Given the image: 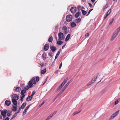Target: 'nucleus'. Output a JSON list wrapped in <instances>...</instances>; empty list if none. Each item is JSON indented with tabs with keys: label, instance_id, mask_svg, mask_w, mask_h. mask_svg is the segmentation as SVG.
I'll list each match as a JSON object with an SVG mask.
<instances>
[{
	"label": "nucleus",
	"instance_id": "25",
	"mask_svg": "<svg viewBox=\"0 0 120 120\" xmlns=\"http://www.w3.org/2000/svg\"><path fill=\"white\" fill-rule=\"evenodd\" d=\"M53 40L52 37L51 36L48 39V41L49 42H52Z\"/></svg>",
	"mask_w": 120,
	"mask_h": 120
},
{
	"label": "nucleus",
	"instance_id": "2",
	"mask_svg": "<svg viewBox=\"0 0 120 120\" xmlns=\"http://www.w3.org/2000/svg\"><path fill=\"white\" fill-rule=\"evenodd\" d=\"M119 110H118L115 113L112 114L110 116L109 119L110 120H112L119 113Z\"/></svg>",
	"mask_w": 120,
	"mask_h": 120
},
{
	"label": "nucleus",
	"instance_id": "5",
	"mask_svg": "<svg viewBox=\"0 0 120 120\" xmlns=\"http://www.w3.org/2000/svg\"><path fill=\"white\" fill-rule=\"evenodd\" d=\"M72 16L71 15H68L66 17V20L67 21L70 22L72 20Z\"/></svg>",
	"mask_w": 120,
	"mask_h": 120
},
{
	"label": "nucleus",
	"instance_id": "57",
	"mask_svg": "<svg viewBox=\"0 0 120 120\" xmlns=\"http://www.w3.org/2000/svg\"><path fill=\"white\" fill-rule=\"evenodd\" d=\"M10 119L8 117H7L5 119H4V120H9Z\"/></svg>",
	"mask_w": 120,
	"mask_h": 120
},
{
	"label": "nucleus",
	"instance_id": "15",
	"mask_svg": "<svg viewBox=\"0 0 120 120\" xmlns=\"http://www.w3.org/2000/svg\"><path fill=\"white\" fill-rule=\"evenodd\" d=\"M64 85L63 83H62L57 88L56 90V92L58 91L59 90H60L64 86Z\"/></svg>",
	"mask_w": 120,
	"mask_h": 120
},
{
	"label": "nucleus",
	"instance_id": "54",
	"mask_svg": "<svg viewBox=\"0 0 120 120\" xmlns=\"http://www.w3.org/2000/svg\"><path fill=\"white\" fill-rule=\"evenodd\" d=\"M51 118L49 116L45 120H49Z\"/></svg>",
	"mask_w": 120,
	"mask_h": 120
},
{
	"label": "nucleus",
	"instance_id": "63",
	"mask_svg": "<svg viewBox=\"0 0 120 120\" xmlns=\"http://www.w3.org/2000/svg\"><path fill=\"white\" fill-rule=\"evenodd\" d=\"M55 39L56 40V41H57V37L56 36H55Z\"/></svg>",
	"mask_w": 120,
	"mask_h": 120
},
{
	"label": "nucleus",
	"instance_id": "37",
	"mask_svg": "<svg viewBox=\"0 0 120 120\" xmlns=\"http://www.w3.org/2000/svg\"><path fill=\"white\" fill-rule=\"evenodd\" d=\"M25 95H22L21 96V99H20V101H22L23 100V98H24L25 97Z\"/></svg>",
	"mask_w": 120,
	"mask_h": 120
},
{
	"label": "nucleus",
	"instance_id": "4",
	"mask_svg": "<svg viewBox=\"0 0 120 120\" xmlns=\"http://www.w3.org/2000/svg\"><path fill=\"white\" fill-rule=\"evenodd\" d=\"M35 92L33 91L32 92V93L31 95L30 96H28L26 99V100L27 101H30L33 98L32 96L34 95V94H35Z\"/></svg>",
	"mask_w": 120,
	"mask_h": 120
},
{
	"label": "nucleus",
	"instance_id": "17",
	"mask_svg": "<svg viewBox=\"0 0 120 120\" xmlns=\"http://www.w3.org/2000/svg\"><path fill=\"white\" fill-rule=\"evenodd\" d=\"M98 75H96L94 78L92 79L91 81V82H93V83L94 82H95L96 80L97 79Z\"/></svg>",
	"mask_w": 120,
	"mask_h": 120
},
{
	"label": "nucleus",
	"instance_id": "40",
	"mask_svg": "<svg viewBox=\"0 0 120 120\" xmlns=\"http://www.w3.org/2000/svg\"><path fill=\"white\" fill-rule=\"evenodd\" d=\"M63 92V91H62V90H61L59 92V93L57 95H58V96H59L60 95L62 94Z\"/></svg>",
	"mask_w": 120,
	"mask_h": 120
},
{
	"label": "nucleus",
	"instance_id": "58",
	"mask_svg": "<svg viewBox=\"0 0 120 120\" xmlns=\"http://www.w3.org/2000/svg\"><path fill=\"white\" fill-rule=\"evenodd\" d=\"M11 115V113L10 112H8L7 113V116H10Z\"/></svg>",
	"mask_w": 120,
	"mask_h": 120
},
{
	"label": "nucleus",
	"instance_id": "48",
	"mask_svg": "<svg viewBox=\"0 0 120 120\" xmlns=\"http://www.w3.org/2000/svg\"><path fill=\"white\" fill-rule=\"evenodd\" d=\"M31 105H28L27 107H26L25 109L27 110L30 107V106Z\"/></svg>",
	"mask_w": 120,
	"mask_h": 120
},
{
	"label": "nucleus",
	"instance_id": "1",
	"mask_svg": "<svg viewBox=\"0 0 120 120\" xmlns=\"http://www.w3.org/2000/svg\"><path fill=\"white\" fill-rule=\"evenodd\" d=\"M58 40H63L65 36L63 33L60 32L58 34Z\"/></svg>",
	"mask_w": 120,
	"mask_h": 120
},
{
	"label": "nucleus",
	"instance_id": "59",
	"mask_svg": "<svg viewBox=\"0 0 120 120\" xmlns=\"http://www.w3.org/2000/svg\"><path fill=\"white\" fill-rule=\"evenodd\" d=\"M108 5L107 4L106 5L104 6V8L105 9L108 7Z\"/></svg>",
	"mask_w": 120,
	"mask_h": 120
},
{
	"label": "nucleus",
	"instance_id": "29",
	"mask_svg": "<svg viewBox=\"0 0 120 120\" xmlns=\"http://www.w3.org/2000/svg\"><path fill=\"white\" fill-rule=\"evenodd\" d=\"M80 15V13L79 12H77L75 14V17L76 18H78L79 16Z\"/></svg>",
	"mask_w": 120,
	"mask_h": 120
},
{
	"label": "nucleus",
	"instance_id": "34",
	"mask_svg": "<svg viewBox=\"0 0 120 120\" xmlns=\"http://www.w3.org/2000/svg\"><path fill=\"white\" fill-rule=\"evenodd\" d=\"M80 112H81V111H80L79 112L76 111L73 113V116H74L75 114H78V113H79Z\"/></svg>",
	"mask_w": 120,
	"mask_h": 120
},
{
	"label": "nucleus",
	"instance_id": "9",
	"mask_svg": "<svg viewBox=\"0 0 120 120\" xmlns=\"http://www.w3.org/2000/svg\"><path fill=\"white\" fill-rule=\"evenodd\" d=\"M49 48V45L46 44L45 45L44 47V49L45 51H46Z\"/></svg>",
	"mask_w": 120,
	"mask_h": 120
},
{
	"label": "nucleus",
	"instance_id": "42",
	"mask_svg": "<svg viewBox=\"0 0 120 120\" xmlns=\"http://www.w3.org/2000/svg\"><path fill=\"white\" fill-rule=\"evenodd\" d=\"M120 30V27L118 28L115 31L117 32V33H118Z\"/></svg>",
	"mask_w": 120,
	"mask_h": 120
},
{
	"label": "nucleus",
	"instance_id": "55",
	"mask_svg": "<svg viewBox=\"0 0 120 120\" xmlns=\"http://www.w3.org/2000/svg\"><path fill=\"white\" fill-rule=\"evenodd\" d=\"M113 23V22H112V21H111L109 22V25H108V27H109V26H110Z\"/></svg>",
	"mask_w": 120,
	"mask_h": 120
},
{
	"label": "nucleus",
	"instance_id": "23",
	"mask_svg": "<svg viewBox=\"0 0 120 120\" xmlns=\"http://www.w3.org/2000/svg\"><path fill=\"white\" fill-rule=\"evenodd\" d=\"M21 90V88L19 87H17L15 89V91L16 92H18Z\"/></svg>",
	"mask_w": 120,
	"mask_h": 120
},
{
	"label": "nucleus",
	"instance_id": "52",
	"mask_svg": "<svg viewBox=\"0 0 120 120\" xmlns=\"http://www.w3.org/2000/svg\"><path fill=\"white\" fill-rule=\"evenodd\" d=\"M45 102L44 101L41 104L39 105V107H40L42 105H43L44 103Z\"/></svg>",
	"mask_w": 120,
	"mask_h": 120
},
{
	"label": "nucleus",
	"instance_id": "64",
	"mask_svg": "<svg viewBox=\"0 0 120 120\" xmlns=\"http://www.w3.org/2000/svg\"><path fill=\"white\" fill-rule=\"evenodd\" d=\"M58 71H55V74H57L58 73Z\"/></svg>",
	"mask_w": 120,
	"mask_h": 120
},
{
	"label": "nucleus",
	"instance_id": "35",
	"mask_svg": "<svg viewBox=\"0 0 120 120\" xmlns=\"http://www.w3.org/2000/svg\"><path fill=\"white\" fill-rule=\"evenodd\" d=\"M59 84L58 83H56L55 85L54 86L52 87V88H53L54 89Z\"/></svg>",
	"mask_w": 120,
	"mask_h": 120
},
{
	"label": "nucleus",
	"instance_id": "47",
	"mask_svg": "<svg viewBox=\"0 0 120 120\" xmlns=\"http://www.w3.org/2000/svg\"><path fill=\"white\" fill-rule=\"evenodd\" d=\"M93 83V82H91V81L90 82L88 83L87 84V86H89L91 84H92Z\"/></svg>",
	"mask_w": 120,
	"mask_h": 120
},
{
	"label": "nucleus",
	"instance_id": "8",
	"mask_svg": "<svg viewBox=\"0 0 120 120\" xmlns=\"http://www.w3.org/2000/svg\"><path fill=\"white\" fill-rule=\"evenodd\" d=\"M12 101L13 104L15 106H17V100H16L12 98Z\"/></svg>",
	"mask_w": 120,
	"mask_h": 120
},
{
	"label": "nucleus",
	"instance_id": "38",
	"mask_svg": "<svg viewBox=\"0 0 120 120\" xmlns=\"http://www.w3.org/2000/svg\"><path fill=\"white\" fill-rule=\"evenodd\" d=\"M68 78H67L66 79H64V81L62 82V83L64 85L66 82V81L68 80Z\"/></svg>",
	"mask_w": 120,
	"mask_h": 120
},
{
	"label": "nucleus",
	"instance_id": "24",
	"mask_svg": "<svg viewBox=\"0 0 120 120\" xmlns=\"http://www.w3.org/2000/svg\"><path fill=\"white\" fill-rule=\"evenodd\" d=\"M46 71V68H45L44 69L42 70L41 71V74H44Z\"/></svg>",
	"mask_w": 120,
	"mask_h": 120
},
{
	"label": "nucleus",
	"instance_id": "41",
	"mask_svg": "<svg viewBox=\"0 0 120 120\" xmlns=\"http://www.w3.org/2000/svg\"><path fill=\"white\" fill-rule=\"evenodd\" d=\"M93 10V9H91L90 10H89V11L88 12V14L86 15V16H88L89 15V14H90V12L91 11H92V10Z\"/></svg>",
	"mask_w": 120,
	"mask_h": 120
},
{
	"label": "nucleus",
	"instance_id": "13",
	"mask_svg": "<svg viewBox=\"0 0 120 120\" xmlns=\"http://www.w3.org/2000/svg\"><path fill=\"white\" fill-rule=\"evenodd\" d=\"M13 95V99H14L17 100L19 99V96L17 94H14Z\"/></svg>",
	"mask_w": 120,
	"mask_h": 120
},
{
	"label": "nucleus",
	"instance_id": "32",
	"mask_svg": "<svg viewBox=\"0 0 120 120\" xmlns=\"http://www.w3.org/2000/svg\"><path fill=\"white\" fill-rule=\"evenodd\" d=\"M81 11L82 12V14L83 15H85L86 13L87 12L83 10H81Z\"/></svg>",
	"mask_w": 120,
	"mask_h": 120
},
{
	"label": "nucleus",
	"instance_id": "19",
	"mask_svg": "<svg viewBox=\"0 0 120 120\" xmlns=\"http://www.w3.org/2000/svg\"><path fill=\"white\" fill-rule=\"evenodd\" d=\"M42 57L43 59V60H45L46 59V53L45 52L43 53L42 55Z\"/></svg>",
	"mask_w": 120,
	"mask_h": 120
},
{
	"label": "nucleus",
	"instance_id": "45",
	"mask_svg": "<svg viewBox=\"0 0 120 120\" xmlns=\"http://www.w3.org/2000/svg\"><path fill=\"white\" fill-rule=\"evenodd\" d=\"M52 53L51 52H49L48 53L49 56H52Z\"/></svg>",
	"mask_w": 120,
	"mask_h": 120
},
{
	"label": "nucleus",
	"instance_id": "11",
	"mask_svg": "<svg viewBox=\"0 0 120 120\" xmlns=\"http://www.w3.org/2000/svg\"><path fill=\"white\" fill-rule=\"evenodd\" d=\"M111 10L110 9H109L108 11L107 12L106 15L105 16V17H104V20H105V19H106V18H107V17L109 15V14H110L111 12Z\"/></svg>",
	"mask_w": 120,
	"mask_h": 120
},
{
	"label": "nucleus",
	"instance_id": "49",
	"mask_svg": "<svg viewBox=\"0 0 120 120\" xmlns=\"http://www.w3.org/2000/svg\"><path fill=\"white\" fill-rule=\"evenodd\" d=\"M57 112V111H55L52 112V114L54 116L56 113Z\"/></svg>",
	"mask_w": 120,
	"mask_h": 120
},
{
	"label": "nucleus",
	"instance_id": "61",
	"mask_svg": "<svg viewBox=\"0 0 120 120\" xmlns=\"http://www.w3.org/2000/svg\"><path fill=\"white\" fill-rule=\"evenodd\" d=\"M88 4L90 7H91L92 6V4L90 3H89Z\"/></svg>",
	"mask_w": 120,
	"mask_h": 120
},
{
	"label": "nucleus",
	"instance_id": "33",
	"mask_svg": "<svg viewBox=\"0 0 120 120\" xmlns=\"http://www.w3.org/2000/svg\"><path fill=\"white\" fill-rule=\"evenodd\" d=\"M71 25L72 27H74L76 26V24L74 22H73L71 23Z\"/></svg>",
	"mask_w": 120,
	"mask_h": 120
},
{
	"label": "nucleus",
	"instance_id": "12",
	"mask_svg": "<svg viewBox=\"0 0 120 120\" xmlns=\"http://www.w3.org/2000/svg\"><path fill=\"white\" fill-rule=\"evenodd\" d=\"M30 81L31 82H32L34 84H36V83L35 81V78L34 77H33L30 80Z\"/></svg>",
	"mask_w": 120,
	"mask_h": 120
},
{
	"label": "nucleus",
	"instance_id": "7",
	"mask_svg": "<svg viewBox=\"0 0 120 120\" xmlns=\"http://www.w3.org/2000/svg\"><path fill=\"white\" fill-rule=\"evenodd\" d=\"M76 10V8L75 7H72L70 9V11L72 13H75Z\"/></svg>",
	"mask_w": 120,
	"mask_h": 120
},
{
	"label": "nucleus",
	"instance_id": "46",
	"mask_svg": "<svg viewBox=\"0 0 120 120\" xmlns=\"http://www.w3.org/2000/svg\"><path fill=\"white\" fill-rule=\"evenodd\" d=\"M39 79V77L37 76L36 78V80L37 82H38Z\"/></svg>",
	"mask_w": 120,
	"mask_h": 120
},
{
	"label": "nucleus",
	"instance_id": "27",
	"mask_svg": "<svg viewBox=\"0 0 120 120\" xmlns=\"http://www.w3.org/2000/svg\"><path fill=\"white\" fill-rule=\"evenodd\" d=\"M26 92V91L25 90H22L21 91V94L22 95H25L24 94Z\"/></svg>",
	"mask_w": 120,
	"mask_h": 120
},
{
	"label": "nucleus",
	"instance_id": "43",
	"mask_svg": "<svg viewBox=\"0 0 120 120\" xmlns=\"http://www.w3.org/2000/svg\"><path fill=\"white\" fill-rule=\"evenodd\" d=\"M70 80L64 86L66 87H67L68 86V85L69 83H70Z\"/></svg>",
	"mask_w": 120,
	"mask_h": 120
},
{
	"label": "nucleus",
	"instance_id": "53",
	"mask_svg": "<svg viewBox=\"0 0 120 120\" xmlns=\"http://www.w3.org/2000/svg\"><path fill=\"white\" fill-rule=\"evenodd\" d=\"M66 88V87L65 86H64L63 87V88L61 90H62L63 92H64Z\"/></svg>",
	"mask_w": 120,
	"mask_h": 120
},
{
	"label": "nucleus",
	"instance_id": "39",
	"mask_svg": "<svg viewBox=\"0 0 120 120\" xmlns=\"http://www.w3.org/2000/svg\"><path fill=\"white\" fill-rule=\"evenodd\" d=\"M63 92V91H62V90H61L59 92V93L57 95H58V96H59L60 95L62 94Z\"/></svg>",
	"mask_w": 120,
	"mask_h": 120
},
{
	"label": "nucleus",
	"instance_id": "10",
	"mask_svg": "<svg viewBox=\"0 0 120 120\" xmlns=\"http://www.w3.org/2000/svg\"><path fill=\"white\" fill-rule=\"evenodd\" d=\"M5 104L7 106L10 105L11 104V102L9 100H7L5 101Z\"/></svg>",
	"mask_w": 120,
	"mask_h": 120
},
{
	"label": "nucleus",
	"instance_id": "31",
	"mask_svg": "<svg viewBox=\"0 0 120 120\" xmlns=\"http://www.w3.org/2000/svg\"><path fill=\"white\" fill-rule=\"evenodd\" d=\"M17 114L15 113L12 116L11 119V120H12L13 118L17 116Z\"/></svg>",
	"mask_w": 120,
	"mask_h": 120
},
{
	"label": "nucleus",
	"instance_id": "60",
	"mask_svg": "<svg viewBox=\"0 0 120 120\" xmlns=\"http://www.w3.org/2000/svg\"><path fill=\"white\" fill-rule=\"evenodd\" d=\"M53 115L51 113L50 115H49V116L51 118L52 117H53Z\"/></svg>",
	"mask_w": 120,
	"mask_h": 120
},
{
	"label": "nucleus",
	"instance_id": "62",
	"mask_svg": "<svg viewBox=\"0 0 120 120\" xmlns=\"http://www.w3.org/2000/svg\"><path fill=\"white\" fill-rule=\"evenodd\" d=\"M66 45V44L64 45H63V46H62V49H63L64 47Z\"/></svg>",
	"mask_w": 120,
	"mask_h": 120
},
{
	"label": "nucleus",
	"instance_id": "28",
	"mask_svg": "<svg viewBox=\"0 0 120 120\" xmlns=\"http://www.w3.org/2000/svg\"><path fill=\"white\" fill-rule=\"evenodd\" d=\"M57 44L59 45H60L63 43V42L61 41V40L58 41H57Z\"/></svg>",
	"mask_w": 120,
	"mask_h": 120
},
{
	"label": "nucleus",
	"instance_id": "21",
	"mask_svg": "<svg viewBox=\"0 0 120 120\" xmlns=\"http://www.w3.org/2000/svg\"><path fill=\"white\" fill-rule=\"evenodd\" d=\"M26 103L25 102L24 103H23L21 105V107H20L21 108L23 109L25 107L26 105Z\"/></svg>",
	"mask_w": 120,
	"mask_h": 120
},
{
	"label": "nucleus",
	"instance_id": "56",
	"mask_svg": "<svg viewBox=\"0 0 120 120\" xmlns=\"http://www.w3.org/2000/svg\"><path fill=\"white\" fill-rule=\"evenodd\" d=\"M62 63H61L60 64V65L59 67V69H60L61 68V67H62Z\"/></svg>",
	"mask_w": 120,
	"mask_h": 120
},
{
	"label": "nucleus",
	"instance_id": "30",
	"mask_svg": "<svg viewBox=\"0 0 120 120\" xmlns=\"http://www.w3.org/2000/svg\"><path fill=\"white\" fill-rule=\"evenodd\" d=\"M120 98H119L116 100L115 101V105H116L120 101Z\"/></svg>",
	"mask_w": 120,
	"mask_h": 120
},
{
	"label": "nucleus",
	"instance_id": "16",
	"mask_svg": "<svg viewBox=\"0 0 120 120\" xmlns=\"http://www.w3.org/2000/svg\"><path fill=\"white\" fill-rule=\"evenodd\" d=\"M70 34H69L67 35L65 39V41H67L69 40L70 38Z\"/></svg>",
	"mask_w": 120,
	"mask_h": 120
},
{
	"label": "nucleus",
	"instance_id": "51",
	"mask_svg": "<svg viewBox=\"0 0 120 120\" xmlns=\"http://www.w3.org/2000/svg\"><path fill=\"white\" fill-rule=\"evenodd\" d=\"M21 108V107H20L19 108V109L17 111V112H16L15 113H16L17 114V113H18L19 112H20V111Z\"/></svg>",
	"mask_w": 120,
	"mask_h": 120
},
{
	"label": "nucleus",
	"instance_id": "36",
	"mask_svg": "<svg viewBox=\"0 0 120 120\" xmlns=\"http://www.w3.org/2000/svg\"><path fill=\"white\" fill-rule=\"evenodd\" d=\"M27 110H26V109H25L24 110V111L23 112V115H25L26 114V112L27 111Z\"/></svg>",
	"mask_w": 120,
	"mask_h": 120
},
{
	"label": "nucleus",
	"instance_id": "3",
	"mask_svg": "<svg viewBox=\"0 0 120 120\" xmlns=\"http://www.w3.org/2000/svg\"><path fill=\"white\" fill-rule=\"evenodd\" d=\"M7 110L5 109L4 110L1 111V113L4 118H5L7 116Z\"/></svg>",
	"mask_w": 120,
	"mask_h": 120
},
{
	"label": "nucleus",
	"instance_id": "6",
	"mask_svg": "<svg viewBox=\"0 0 120 120\" xmlns=\"http://www.w3.org/2000/svg\"><path fill=\"white\" fill-rule=\"evenodd\" d=\"M118 34V33H117L115 31L114 33L113 34L112 37V38L110 39L111 41H112L116 37Z\"/></svg>",
	"mask_w": 120,
	"mask_h": 120
},
{
	"label": "nucleus",
	"instance_id": "26",
	"mask_svg": "<svg viewBox=\"0 0 120 120\" xmlns=\"http://www.w3.org/2000/svg\"><path fill=\"white\" fill-rule=\"evenodd\" d=\"M81 19L80 18H78L75 19V22L76 23H78L79 22L81 21Z\"/></svg>",
	"mask_w": 120,
	"mask_h": 120
},
{
	"label": "nucleus",
	"instance_id": "14",
	"mask_svg": "<svg viewBox=\"0 0 120 120\" xmlns=\"http://www.w3.org/2000/svg\"><path fill=\"white\" fill-rule=\"evenodd\" d=\"M50 48L52 52H54L56 49V47L53 46H51Z\"/></svg>",
	"mask_w": 120,
	"mask_h": 120
},
{
	"label": "nucleus",
	"instance_id": "22",
	"mask_svg": "<svg viewBox=\"0 0 120 120\" xmlns=\"http://www.w3.org/2000/svg\"><path fill=\"white\" fill-rule=\"evenodd\" d=\"M13 108L12 109V110L14 112L16 111L17 110V106H13L12 107Z\"/></svg>",
	"mask_w": 120,
	"mask_h": 120
},
{
	"label": "nucleus",
	"instance_id": "44",
	"mask_svg": "<svg viewBox=\"0 0 120 120\" xmlns=\"http://www.w3.org/2000/svg\"><path fill=\"white\" fill-rule=\"evenodd\" d=\"M29 88L30 87H29V86H27L24 87V89H25V90H28Z\"/></svg>",
	"mask_w": 120,
	"mask_h": 120
},
{
	"label": "nucleus",
	"instance_id": "18",
	"mask_svg": "<svg viewBox=\"0 0 120 120\" xmlns=\"http://www.w3.org/2000/svg\"><path fill=\"white\" fill-rule=\"evenodd\" d=\"M28 85L29 86L30 88L32 87L33 86V83H32V82H31L30 81L29 82Z\"/></svg>",
	"mask_w": 120,
	"mask_h": 120
},
{
	"label": "nucleus",
	"instance_id": "50",
	"mask_svg": "<svg viewBox=\"0 0 120 120\" xmlns=\"http://www.w3.org/2000/svg\"><path fill=\"white\" fill-rule=\"evenodd\" d=\"M85 36L86 37H88L89 36V34L88 33L85 34Z\"/></svg>",
	"mask_w": 120,
	"mask_h": 120
},
{
	"label": "nucleus",
	"instance_id": "20",
	"mask_svg": "<svg viewBox=\"0 0 120 120\" xmlns=\"http://www.w3.org/2000/svg\"><path fill=\"white\" fill-rule=\"evenodd\" d=\"M60 51H61L60 49L59 50L58 52L56 54L55 56V59H56V58L58 57V56L60 53Z\"/></svg>",
	"mask_w": 120,
	"mask_h": 120
}]
</instances>
